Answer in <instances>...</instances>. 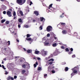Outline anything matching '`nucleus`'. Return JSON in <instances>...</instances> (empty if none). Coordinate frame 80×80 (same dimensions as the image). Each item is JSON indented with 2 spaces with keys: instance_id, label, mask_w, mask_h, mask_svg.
Returning <instances> with one entry per match:
<instances>
[{
  "instance_id": "f257e3e1",
  "label": "nucleus",
  "mask_w": 80,
  "mask_h": 80,
  "mask_svg": "<svg viewBox=\"0 0 80 80\" xmlns=\"http://www.w3.org/2000/svg\"><path fill=\"white\" fill-rule=\"evenodd\" d=\"M26 1V0H17L16 2L19 5H22L24 3H25Z\"/></svg>"
},
{
  "instance_id": "f03ea898",
  "label": "nucleus",
  "mask_w": 80,
  "mask_h": 80,
  "mask_svg": "<svg viewBox=\"0 0 80 80\" xmlns=\"http://www.w3.org/2000/svg\"><path fill=\"white\" fill-rule=\"evenodd\" d=\"M52 29H53L52 26H49L47 28L46 30L47 32H50V31L52 30Z\"/></svg>"
},
{
  "instance_id": "7ed1b4c3",
  "label": "nucleus",
  "mask_w": 80,
  "mask_h": 80,
  "mask_svg": "<svg viewBox=\"0 0 80 80\" xmlns=\"http://www.w3.org/2000/svg\"><path fill=\"white\" fill-rule=\"evenodd\" d=\"M7 14L8 15V17H12V14H11V12L10 11H8L6 12Z\"/></svg>"
},
{
  "instance_id": "20e7f679",
  "label": "nucleus",
  "mask_w": 80,
  "mask_h": 80,
  "mask_svg": "<svg viewBox=\"0 0 80 80\" xmlns=\"http://www.w3.org/2000/svg\"><path fill=\"white\" fill-rule=\"evenodd\" d=\"M60 24H61L62 25V28H63L64 27H65V23H62L61 22Z\"/></svg>"
},
{
  "instance_id": "39448f33",
  "label": "nucleus",
  "mask_w": 80,
  "mask_h": 80,
  "mask_svg": "<svg viewBox=\"0 0 80 80\" xmlns=\"http://www.w3.org/2000/svg\"><path fill=\"white\" fill-rule=\"evenodd\" d=\"M34 13L36 15V16H38L39 15L38 12L37 11H35L34 12Z\"/></svg>"
},
{
  "instance_id": "423d86ee",
  "label": "nucleus",
  "mask_w": 80,
  "mask_h": 80,
  "mask_svg": "<svg viewBox=\"0 0 80 80\" xmlns=\"http://www.w3.org/2000/svg\"><path fill=\"white\" fill-rule=\"evenodd\" d=\"M40 20L41 21V22H43L44 20V21L43 22H44L45 21V19L43 17H41L40 18Z\"/></svg>"
},
{
  "instance_id": "0eeeda50",
  "label": "nucleus",
  "mask_w": 80,
  "mask_h": 80,
  "mask_svg": "<svg viewBox=\"0 0 80 80\" xmlns=\"http://www.w3.org/2000/svg\"><path fill=\"white\" fill-rule=\"evenodd\" d=\"M26 40H27L28 41H33V39H32L31 38H26Z\"/></svg>"
},
{
  "instance_id": "6e6552de",
  "label": "nucleus",
  "mask_w": 80,
  "mask_h": 80,
  "mask_svg": "<svg viewBox=\"0 0 80 80\" xmlns=\"http://www.w3.org/2000/svg\"><path fill=\"white\" fill-rule=\"evenodd\" d=\"M62 33L63 34H64L65 35L67 34V31L66 30H64L62 31Z\"/></svg>"
},
{
  "instance_id": "1a4fd4ad",
  "label": "nucleus",
  "mask_w": 80,
  "mask_h": 80,
  "mask_svg": "<svg viewBox=\"0 0 80 80\" xmlns=\"http://www.w3.org/2000/svg\"><path fill=\"white\" fill-rule=\"evenodd\" d=\"M38 62H36L35 64H34L33 65L34 68H36L37 67V65H38Z\"/></svg>"
},
{
  "instance_id": "9d476101",
  "label": "nucleus",
  "mask_w": 80,
  "mask_h": 80,
  "mask_svg": "<svg viewBox=\"0 0 80 80\" xmlns=\"http://www.w3.org/2000/svg\"><path fill=\"white\" fill-rule=\"evenodd\" d=\"M27 52L28 53H30L32 52V51L30 49H28L27 50Z\"/></svg>"
},
{
  "instance_id": "9b49d317",
  "label": "nucleus",
  "mask_w": 80,
  "mask_h": 80,
  "mask_svg": "<svg viewBox=\"0 0 80 80\" xmlns=\"http://www.w3.org/2000/svg\"><path fill=\"white\" fill-rule=\"evenodd\" d=\"M68 70V67H66L65 69V72H67Z\"/></svg>"
},
{
  "instance_id": "f8f14e48",
  "label": "nucleus",
  "mask_w": 80,
  "mask_h": 80,
  "mask_svg": "<svg viewBox=\"0 0 80 80\" xmlns=\"http://www.w3.org/2000/svg\"><path fill=\"white\" fill-rule=\"evenodd\" d=\"M26 72V71L25 70H23L22 71V74H24L25 73V72Z\"/></svg>"
},
{
  "instance_id": "ddd939ff",
  "label": "nucleus",
  "mask_w": 80,
  "mask_h": 80,
  "mask_svg": "<svg viewBox=\"0 0 80 80\" xmlns=\"http://www.w3.org/2000/svg\"><path fill=\"white\" fill-rule=\"evenodd\" d=\"M19 13L21 15V16H23V12H22V11H20Z\"/></svg>"
},
{
  "instance_id": "4468645a",
  "label": "nucleus",
  "mask_w": 80,
  "mask_h": 80,
  "mask_svg": "<svg viewBox=\"0 0 80 80\" xmlns=\"http://www.w3.org/2000/svg\"><path fill=\"white\" fill-rule=\"evenodd\" d=\"M42 53H43V54H44L45 55H46L47 54V52H46L45 51H43L42 52Z\"/></svg>"
},
{
  "instance_id": "2eb2a0df",
  "label": "nucleus",
  "mask_w": 80,
  "mask_h": 80,
  "mask_svg": "<svg viewBox=\"0 0 80 80\" xmlns=\"http://www.w3.org/2000/svg\"><path fill=\"white\" fill-rule=\"evenodd\" d=\"M18 22H20V23H22V20L21 18H20L18 20Z\"/></svg>"
},
{
  "instance_id": "dca6fc26",
  "label": "nucleus",
  "mask_w": 80,
  "mask_h": 80,
  "mask_svg": "<svg viewBox=\"0 0 80 80\" xmlns=\"http://www.w3.org/2000/svg\"><path fill=\"white\" fill-rule=\"evenodd\" d=\"M77 72H78V71L76 70H74L73 71V73H77Z\"/></svg>"
},
{
  "instance_id": "f3484780",
  "label": "nucleus",
  "mask_w": 80,
  "mask_h": 80,
  "mask_svg": "<svg viewBox=\"0 0 80 80\" xmlns=\"http://www.w3.org/2000/svg\"><path fill=\"white\" fill-rule=\"evenodd\" d=\"M22 68H26V65L25 64L22 65Z\"/></svg>"
},
{
  "instance_id": "a211bd4d",
  "label": "nucleus",
  "mask_w": 80,
  "mask_h": 80,
  "mask_svg": "<svg viewBox=\"0 0 80 80\" xmlns=\"http://www.w3.org/2000/svg\"><path fill=\"white\" fill-rule=\"evenodd\" d=\"M5 22V20L4 19H2L1 21V22L2 23H4Z\"/></svg>"
},
{
  "instance_id": "6ab92c4d",
  "label": "nucleus",
  "mask_w": 80,
  "mask_h": 80,
  "mask_svg": "<svg viewBox=\"0 0 80 80\" xmlns=\"http://www.w3.org/2000/svg\"><path fill=\"white\" fill-rule=\"evenodd\" d=\"M42 70V68H41V67H38V71H40V70Z\"/></svg>"
},
{
  "instance_id": "aec40b11",
  "label": "nucleus",
  "mask_w": 80,
  "mask_h": 80,
  "mask_svg": "<svg viewBox=\"0 0 80 80\" xmlns=\"http://www.w3.org/2000/svg\"><path fill=\"white\" fill-rule=\"evenodd\" d=\"M39 51H36L35 52V54H38V53H39Z\"/></svg>"
},
{
  "instance_id": "412c9836",
  "label": "nucleus",
  "mask_w": 80,
  "mask_h": 80,
  "mask_svg": "<svg viewBox=\"0 0 80 80\" xmlns=\"http://www.w3.org/2000/svg\"><path fill=\"white\" fill-rule=\"evenodd\" d=\"M12 35H17V33H15V32H14L13 31L12 32Z\"/></svg>"
},
{
  "instance_id": "4be33fe9",
  "label": "nucleus",
  "mask_w": 80,
  "mask_h": 80,
  "mask_svg": "<svg viewBox=\"0 0 80 80\" xmlns=\"http://www.w3.org/2000/svg\"><path fill=\"white\" fill-rule=\"evenodd\" d=\"M31 35H30L29 34H28L27 35V38H28L29 37H30V36H31Z\"/></svg>"
},
{
  "instance_id": "5701e85b",
  "label": "nucleus",
  "mask_w": 80,
  "mask_h": 80,
  "mask_svg": "<svg viewBox=\"0 0 80 80\" xmlns=\"http://www.w3.org/2000/svg\"><path fill=\"white\" fill-rule=\"evenodd\" d=\"M53 5L52 4H50L49 6V7L48 8L49 9H50V8L52 7V5Z\"/></svg>"
},
{
  "instance_id": "b1692460",
  "label": "nucleus",
  "mask_w": 80,
  "mask_h": 80,
  "mask_svg": "<svg viewBox=\"0 0 80 80\" xmlns=\"http://www.w3.org/2000/svg\"><path fill=\"white\" fill-rule=\"evenodd\" d=\"M24 27H26V28H28V25H24Z\"/></svg>"
},
{
  "instance_id": "393cba45",
  "label": "nucleus",
  "mask_w": 80,
  "mask_h": 80,
  "mask_svg": "<svg viewBox=\"0 0 80 80\" xmlns=\"http://www.w3.org/2000/svg\"><path fill=\"white\" fill-rule=\"evenodd\" d=\"M13 16H16V13L15 11H14L13 12Z\"/></svg>"
},
{
  "instance_id": "a878e982",
  "label": "nucleus",
  "mask_w": 80,
  "mask_h": 80,
  "mask_svg": "<svg viewBox=\"0 0 80 80\" xmlns=\"http://www.w3.org/2000/svg\"><path fill=\"white\" fill-rule=\"evenodd\" d=\"M46 77H47V74H44V78H46Z\"/></svg>"
},
{
  "instance_id": "bb28decb",
  "label": "nucleus",
  "mask_w": 80,
  "mask_h": 80,
  "mask_svg": "<svg viewBox=\"0 0 80 80\" xmlns=\"http://www.w3.org/2000/svg\"><path fill=\"white\" fill-rule=\"evenodd\" d=\"M52 61V62H53V61H54V59H53V58H51L48 60L49 61Z\"/></svg>"
},
{
  "instance_id": "cd10ccee",
  "label": "nucleus",
  "mask_w": 80,
  "mask_h": 80,
  "mask_svg": "<svg viewBox=\"0 0 80 80\" xmlns=\"http://www.w3.org/2000/svg\"><path fill=\"white\" fill-rule=\"evenodd\" d=\"M11 76H8V78H7V80H10V79H11Z\"/></svg>"
},
{
  "instance_id": "c85d7f7f",
  "label": "nucleus",
  "mask_w": 80,
  "mask_h": 80,
  "mask_svg": "<svg viewBox=\"0 0 80 80\" xmlns=\"http://www.w3.org/2000/svg\"><path fill=\"white\" fill-rule=\"evenodd\" d=\"M52 46L53 47H56V46H57V44L56 43H55L54 44H52Z\"/></svg>"
},
{
  "instance_id": "c756f323",
  "label": "nucleus",
  "mask_w": 80,
  "mask_h": 80,
  "mask_svg": "<svg viewBox=\"0 0 80 80\" xmlns=\"http://www.w3.org/2000/svg\"><path fill=\"white\" fill-rule=\"evenodd\" d=\"M72 53V51H69L68 52V54L69 55H71Z\"/></svg>"
},
{
  "instance_id": "7c9ffc66",
  "label": "nucleus",
  "mask_w": 80,
  "mask_h": 80,
  "mask_svg": "<svg viewBox=\"0 0 80 80\" xmlns=\"http://www.w3.org/2000/svg\"><path fill=\"white\" fill-rule=\"evenodd\" d=\"M65 50L66 52H68L69 51V49L67 48L65 49Z\"/></svg>"
},
{
  "instance_id": "2f4dec72",
  "label": "nucleus",
  "mask_w": 80,
  "mask_h": 80,
  "mask_svg": "<svg viewBox=\"0 0 80 80\" xmlns=\"http://www.w3.org/2000/svg\"><path fill=\"white\" fill-rule=\"evenodd\" d=\"M2 68H3V69H4V70H6V68H5V66H4L3 65H2Z\"/></svg>"
},
{
  "instance_id": "473e14b6",
  "label": "nucleus",
  "mask_w": 80,
  "mask_h": 80,
  "mask_svg": "<svg viewBox=\"0 0 80 80\" xmlns=\"http://www.w3.org/2000/svg\"><path fill=\"white\" fill-rule=\"evenodd\" d=\"M9 23V21H7L6 22V24H8Z\"/></svg>"
},
{
  "instance_id": "72a5a7b5",
  "label": "nucleus",
  "mask_w": 80,
  "mask_h": 80,
  "mask_svg": "<svg viewBox=\"0 0 80 80\" xmlns=\"http://www.w3.org/2000/svg\"><path fill=\"white\" fill-rule=\"evenodd\" d=\"M1 2H8L7 1L5 0H0Z\"/></svg>"
},
{
  "instance_id": "f704fd0d",
  "label": "nucleus",
  "mask_w": 80,
  "mask_h": 80,
  "mask_svg": "<svg viewBox=\"0 0 80 80\" xmlns=\"http://www.w3.org/2000/svg\"><path fill=\"white\" fill-rule=\"evenodd\" d=\"M39 28H40V29L41 30H42L43 28H42V25L40 26V27H39Z\"/></svg>"
},
{
  "instance_id": "c9c22d12",
  "label": "nucleus",
  "mask_w": 80,
  "mask_h": 80,
  "mask_svg": "<svg viewBox=\"0 0 80 80\" xmlns=\"http://www.w3.org/2000/svg\"><path fill=\"white\" fill-rule=\"evenodd\" d=\"M45 44L46 45V46L48 45H49V42H46V43H45Z\"/></svg>"
},
{
  "instance_id": "e433bc0d",
  "label": "nucleus",
  "mask_w": 80,
  "mask_h": 80,
  "mask_svg": "<svg viewBox=\"0 0 80 80\" xmlns=\"http://www.w3.org/2000/svg\"><path fill=\"white\" fill-rule=\"evenodd\" d=\"M52 63H53L52 62H49V65H52Z\"/></svg>"
},
{
  "instance_id": "4c0bfd02",
  "label": "nucleus",
  "mask_w": 80,
  "mask_h": 80,
  "mask_svg": "<svg viewBox=\"0 0 80 80\" xmlns=\"http://www.w3.org/2000/svg\"><path fill=\"white\" fill-rule=\"evenodd\" d=\"M7 43H8V45H10V41H8Z\"/></svg>"
},
{
  "instance_id": "58836bf2",
  "label": "nucleus",
  "mask_w": 80,
  "mask_h": 80,
  "mask_svg": "<svg viewBox=\"0 0 80 80\" xmlns=\"http://www.w3.org/2000/svg\"><path fill=\"white\" fill-rule=\"evenodd\" d=\"M17 78V76L15 75L14 76V79H16V78Z\"/></svg>"
},
{
  "instance_id": "ea45409f",
  "label": "nucleus",
  "mask_w": 80,
  "mask_h": 80,
  "mask_svg": "<svg viewBox=\"0 0 80 80\" xmlns=\"http://www.w3.org/2000/svg\"><path fill=\"white\" fill-rule=\"evenodd\" d=\"M71 75L73 77V76L74 75V73L73 72L71 74Z\"/></svg>"
},
{
  "instance_id": "a19ab883",
  "label": "nucleus",
  "mask_w": 80,
  "mask_h": 80,
  "mask_svg": "<svg viewBox=\"0 0 80 80\" xmlns=\"http://www.w3.org/2000/svg\"><path fill=\"white\" fill-rule=\"evenodd\" d=\"M70 50H71V52H72L73 51V48H70Z\"/></svg>"
},
{
  "instance_id": "79ce46f5",
  "label": "nucleus",
  "mask_w": 80,
  "mask_h": 80,
  "mask_svg": "<svg viewBox=\"0 0 80 80\" xmlns=\"http://www.w3.org/2000/svg\"><path fill=\"white\" fill-rule=\"evenodd\" d=\"M61 48L62 49H65V47H63V46H61Z\"/></svg>"
},
{
  "instance_id": "37998d69",
  "label": "nucleus",
  "mask_w": 80,
  "mask_h": 80,
  "mask_svg": "<svg viewBox=\"0 0 80 80\" xmlns=\"http://www.w3.org/2000/svg\"><path fill=\"white\" fill-rule=\"evenodd\" d=\"M32 4H33V3H32V1H31L30 2V4H29V5L30 6L32 5Z\"/></svg>"
},
{
  "instance_id": "c03bdc74",
  "label": "nucleus",
  "mask_w": 80,
  "mask_h": 80,
  "mask_svg": "<svg viewBox=\"0 0 80 80\" xmlns=\"http://www.w3.org/2000/svg\"><path fill=\"white\" fill-rule=\"evenodd\" d=\"M72 58H75V55H72Z\"/></svg>"
},
{
  "instance_id": "a18cd8bd",
  "label": "nucleus",
  "mask_w": 80,
  "mask_h": 80,
  "mask_svg": "<svg viewBox=\"0 0 80 80\" xmlns=\"http://www.w3.org/2000/svg\"><path fill=\"white\" fill-rule=\"evenodd\" d=\"M64 17V16L62 15L60 16V17H61V18H63V17Z\"/></svg>"
},
{
  "instance_id": "49530a36",
  "label": "nucleus",
  "mask_w": 80,
  "mask_h": 80,
  "mask_svg": "<svg viewBox=\"0 0 80 80\" xmlns=\"http://www.w3.org/2000/svg\"><path fill=\"white\" fill-rule=\"evenodd\" d=\"M47 37H50V34L49 33H48L47 34Z\"/></svg>"
},
{
  "instance_id": "de8ad7c7",
  "label": "nucleus",
  "mask_w": 80,
  "mask_h": 80,
  "mask_svg": "<svg viewBox=\"0 0 80 80\" xmlns=\"http://www.w3.org/2000/svg\"><path fill=\"white\" fill-rule=\"evenodd\" d=\"M52 73H55V71H54V70H52Z\"/></svg>"
},
{
  "instance_id": "09e8293b",
  "label": "nucleus",
  "mask_w": 80,
  "mask_h": 80,
  "mask_svg": "<svg viewBox=\"0 0 80 80\" xmlns=\"http://www.w3.org/2000/svg\"><path fill=\"white\" fill-rule=\"evenodd\" d=\"M3 13L4 14H6V11H4L3 12Z\"/></svg>"
},
{
  "instance_id": "8fccbe9b",
  "label": "nucleus",
  "mask_w": 80,
  "mask_h": 80,
  "mask_svg": "<svg viewBox=\"0 0 80 80\" xmlns=\"http://www.w3.org/2000/svg\"><path fill=\"white\" fill-rule=\"evenodd\" d=\"M18 28H20V27H21V26L20 24L18 25Z\"/></svg>"
},
{
  "instance_id": "3c124183",
  "label": "nucleus",
  "mask_w": 80,
  "mask_h": 80,
  "mask_svg": "<svg viewBox=\"0 0 80 80\" xmlns=\"http://www.w3.org/2000/svg\"><path fill=\"white\" fill-rule=\"evenodd\" d=\"M23 62V60L22 59H21L20 60V62Z\"/></svg>"
},
{
  "instance_id": "603ef678",
  "label": "nucleus",
  "mask_w": 80,
  "mask_h": 80,
  "mask_svg": "<svg viewBox=\"0 0 80 80\" xmlns=\"http://www.w3.org/2000/svg\"><path fill=\"white\" fill-rule=\"evenodd\" d=\"M36 21V20H32L33 22H35Z\"/></svg>"
},
{
  "instance_id": "864d4df0",
  "label": "nucleus",
  "mask_w": 80,
  "mask_h": 80,
  "mask_svg": "<svg viewBox=\"0 0 80 80\" xmlns=\"http://www.w3.org/2000/svg\"><path fill=\"white\" fill-rule=\"evenodd\" d=\"M16 41H17V42H18V43H19V41L17 39H16Z\"/></svg>"
},
{
  "instance_id": "5fc2aeb1",
  "label": "nucleus",
  "mask_w": 80,
  "mask_h": 80,
  "mask_svg": "<svg viewBox=\"0 0 80 80\" xmlns=\"http://www.w3.org/2000/svg\"><path fill=\"white\" fill-rule=\"evenodd\" d=\"M23 50H24V51H27V49H25V48H23Z\"/></svg>"
},
{
  "instance_id": "6e6d98bb",
  "label": "nucleus",
  "mask_w": 80,
  "mask_h": 80,
  "mask_svg": "<svg viewBox=\"0 0 80 80\" xmlns=\"http://www.w3.org/2000/svg\"><path fill=\"white\" fill-rule=\"evenodd\" d=\"M4 50H5V51H6V50H7V48H4Z\"/></svg>"
},
{
  "instance_id": "4d7b16f0",
  "label": "nucleus",
  "mask_w": 80,
  "mask_h": 80,
  "mask_svg": "<svg viewBox=\"0 0 80 80\" xmlns=\"http://www.w3.org/2000/svg\"><path fill=\"white\" fill-rule=\"evenodd\" d=\"M11 79L12 80H13V77H12L11 78Z\"/></svg>"
},
{
  "instance_id": "13d9d810",
  "label": "nucleus",
  "mask_w": 80,
  "mask_h": 80,
  "mask_svg": "<svg viewBox=\"0 0 80 80\" xmlns=\"http://www.w3.org/2000/svg\"><path fill=\"white\" fill-rule=\"evenodd\" d=\"M37 59H38V60H40V58H38Z\"/></svg>"
},
{
  "instance_id": "bf43d9fd",
  "label": "nucleus",
  "mask_w": 80,
  "mask_h": 80,
  "mask_svg": "<svg viewBox=\"0 0 80 80\" xmlns=\"http://www.w3.org/2000/svg\"><path fill=\"white\" fill-rule=\"evenodd\" d=\"M62 64L64 65H65V64H66V62H63Z\"/></svg>"
},
{
  "instance_id": "052dcab7",
  "label": "nucleus",
  "mask_w": 80,
  "mask_h": 80,
  "mask_svg": "<svg viewBox=\"0 0 80 80\" xmlns=\"http://www.w3.org/2000/svg\"><path fill=\"white\" fill-rule=\"evenodd\" d=\"M54 39L55 40H57V38H56V37H55Z\"/></svg>"
},
{
  "instance_id": "680f3d73",
  "label": "nucleus",
  "mask_w": 80,
  "mask_h": 80,
  "mask_svg": "<svg viewBox=\"0 0 80 80\" xmlns=\"http://www.w3.org/2000/svg\"><path fill=\"white\" fill-rule=\"evenodd\" d=\"M5 74L6 75H7V74H8V72H6L5 73Z\"/></svg>"
},
{
  "instance_id": "e2e57ef3",
  "label": "nucleus",
  "mask_w": 80,
  "mask_h": 80,
  "mask_svg": "<svg viewBox=\"0 0 80 80\" xmlns=\"http://www.w3.org/2000/svg\"><path fill=\"white\" fill-rule=\"evenodd\" d=\"M16 18V17L15 16L14 17L13 19L15 20V19Z\"/></svg>"
},
{
  "instance_id": "0e129e2a",
  "label": "nucleus",
  "mask_w": 80,
  "mask_h": 80,
  "mask_svg": "<svg viewBox=\"0 0 80 80\" xmlns=\"http://www.w3.org/2000/svg\"><path fill=\"white\" fill-rule=\"evenodd\" d=\"M19 57H15V58H18Z\"/></svg>"
},
{
  "instance_id": "69168bd1",
  "label": "nucleus",
  "mask_w": 80,
  "mask_h": 80,
  "mask_svg": "<svg viewBox=\"0 0 80 80\" xmlns=\"http://www.w3.org/2000/svg\"><path fill=\"white\" fill-rule=\"evenodd\" d=\"M26 11L28 12H29V10L28 9V10H26Z\"/></svg>"
},
{
  "instance_id": "338daca9",
  "label": "nucleus",
  "mask_w": 80,
  "mask_h": 80,
  "mask_svg": "<svg viewBox=\"0 0 80 80\" xmlns=\"http://www.w3.org/2000/svg\"><path fill=\"white\" fill-rule=\"evenodd\" d=\"M56 1L60 2L61 0H56Z\"/></svg>"
},
{
  "instance_id": "774afa93",
  "label": "nucleus",
  "mask_w": 80,
  "mask_h": 80,
  "mask_svg": "<svg viewBox=\"0 0 80 80\" xmlns=\"http://www.w3.org/2000/svg\"><path fill=\"white\" fill-rule=\"evenodd\" d=\"M6 60H7V59L6 58H5L4 59V60H5V61H6Z\"/></svg>"
}]
</instances>
